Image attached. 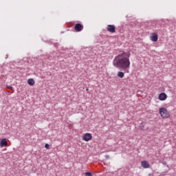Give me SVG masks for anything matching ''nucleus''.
Wrapping results in <instances>:
<instances>
[{"label": "nucleus", "instance_id": "obj_13", "mask_svg": "<svg viewBox=\"0 0 176 176\" xmlns=\"http://www.w3.org/2000/svg\"><path fill=\"white\" fill-rule=\"evenodd\" d=\"M45 148H46V149H50V145H49V144H45Z\"/></svg>", "mask_w": 176, "mask_h": 176}, {"label": "nucleus", "instance_id": "obj_5", "mask_svg": "<svg viewBox=\"0 0 176 176\" xmlns=\"http://www.w3.org/2000/svg\"><path fill=\"white\" fill-rule=\"evenodd\" d=\"M158 98L160 101H166L167 100V94L166 93H161L159 94Z\"/></svg>", "mask_w": 176, "mask_h": 176}, {"label": "nucleus", "instance_id": "obj_10", "mask_svg": "<svg viewBox=\"0 0 176 176\" xmlns=\"http://www.w3.org/2000/svg\"><path fill=\"white\" fill-rule=\"evenodd\" d=\"M28 83L30 86H34L35 85V81L32 78H30L28 80Z\"/></svg>", "mask_w": 176, "mask_h": 176}, {"label": "nucleus", "instance_id": "obj_6", "mask_svg": "<svg viewBox=\"0 0 176 176\" xmlns=\"http://www.w3.org/2000/svg\"><path fill=\"white\" fill-rule=\"evenodd\" d=\"M151 41L152 42H157V39H159V36H157V33H153L151 36H150Z\"/></svg>", "mask_w": 176, "mask_h": 176}, {"label": "nucleus", "instance_id": "obj_4", "mask_svg": "<svg viewBox=\"0 0 176 176\" xmlns=\"http://www.w3.org/2000/svg\"><path fill=\"white\" fill-rule=\"evenodd\" d=\"M74 30L76 32H80V31L83 30V25L80 23H76L74 26Z\"/></svg>", "mask_w": 176, "mask_h": 176}, {"label": "nucleus", "instance_id": "obj_17", "mask_svg": "<svg viewBox=\"0 0 176 176\" xmlns=\"http://www.w3.org/2000/svg\"><path fill=\"white\" fill-rule=\"evenodd\" d=\"M8 93L9 94V93H10V91H8Z\"/></svg>", "mask_w": 176, "mask_h": 176}, {"label": "nucleus", "instance_id": "obj_7", "mask_svg": "<svg viewBox=\"0 0 176 176\" xmlns=\"http://www.w3.org/2000/svg\"><path fill=\"white\" fill-rule=\"evenodd\" d=\"M107 31L109 32H111V34H113L116 31V28L113 25H107Z\"/></svg>", "mask_w": 176, "mask_h": 176}, {"label": "nucleus", "instance_id": "obj_9", "mask_svg": "<svg viewBox=\"0 0 176 176\" xmlns=\"http://www.w3.org/2000/svg\"><path fill=\"white\" fill-rule=\"evenodd\" d=\"M141 166L143 167V168H149V163L146 161H142L141 162Z\"/></svg>", "mask_w": 176, "mask_h": 176}, {"label": "nucleus", "instance_id": "obj_16", "mask_svg": "<svg viewBox=\"0 0 176 176\" xmlns=\"http://www.w3.org/2000/svg\"><path fill=\"white\" fill-rule=\"evenodd\" d=\"M86 91H89V88H87V89H86Z\"/></svg>", "mask_w": 176, "mask_h": 176}, {"label": "nucleus", "instance_id": "obj_8", "mask_svg": "<svg viewBox=\"0 0 176 176\" xmlns=\"http://www.w3.org/2000/svg\"><path fill=\"white\" fill-rule=\"evenodd\" d=\"M0 146L1 148H3V146H8V141H6V139H1L0 141Z\"/></svg>", "mask_w": 176, "mask_h": 176}, {"label": "nucleus", "instance_id": "obj_1", "mask_svg": "<svg viewBox=\"0 0 176 176\" xmlns=\"http://www.w3.org/2000/svg\"><path fill=\"white\" fill-rule=\"evenodd\" d=\"M130 52L120 51L119 54L115 56L113 60V65L116 68L121 69H129L130 68Z\"/></svg>", "mask_w": 176, "mask_h": 176}, {"label": "nucleus", "instance_id": "obj_15", "mask_svg": "<svg viewBox=\"0 0 176 176\" xmlns=\"http://www.w3.org/2000/svg\"><path fill=\"white\" fill-rule=\"evenodd\" d=\"M105 159H109V155H105Z\"/></svg>", "mask_w": 176, "mask_h": 176}, {"label": "nucleus", "instance_id": "obj_2", "mask_svg": "<svg viewBox=\"0 0 176 176\" xmlns=\"http://www.w3.org/2000/svg\"><path fill=\"white\" fill-rule=\"evenodd\" d=\"M159 113L162 119H168V118H170V112L167 111V109L166 107L160 108Z\"/></svg>", "mask_w": 176, "mask_h": 176}, {"label": "nucleus", "instance_id": "obj_12", "mask_svg": "<svg viewBox=\"0 0 176 176\" xmlns=\"http://www.w3.org/2000/svg\"><path fill=\"white\" fill-rule=\"evenodd\" d=\"M85 175H86V176H92L91 173H90V172H86L85 173Z\"/></svg>", "mask_w": 176, "mask_h": 176}, {"label": "nucleus", "instance_id": "obj_3", "mask_svg": "<svg viewBox=\"0 0 176 176\" xmlns=\"http://www.w3.org/2000/svg\"><path fill=\"white\" fill-rule=\"evenodd\" d=\"M91 138H93V136L89 133H87L82 136L83 141H86V142H89V141L91 140Z\"/></svg>", "mask_w": 176, "mask_h": 176}, {"label": "nucleus", "instance_id": "obj_14", "mask_svg": "<svg viewBox=\"0 0 176 176\" xmlns=\"http://www.w3.org/2000/svg\"><path fill=\"white\" fill-rule=\"evenodd\" d=\"M7 89H10V90H12V91H14V90H13V88L11 86H6Z\"/></svg>", "mask_w": 176, "mask_h": 176}, {"label": "nucleus", "instance_id": "obj_11", "mask_svg": "<svg viewBox=\"0 0 176 176\" xmlns=\"http://www.w3.org/2000/svg\"><path fill=\"white\" fill-rule=\"evenodd\" d=\"M117 76H118V78H124V73H123L122 72H118Z\"/></svg>", "mask_w": 176, "mask_h": 176}]
</instances>
